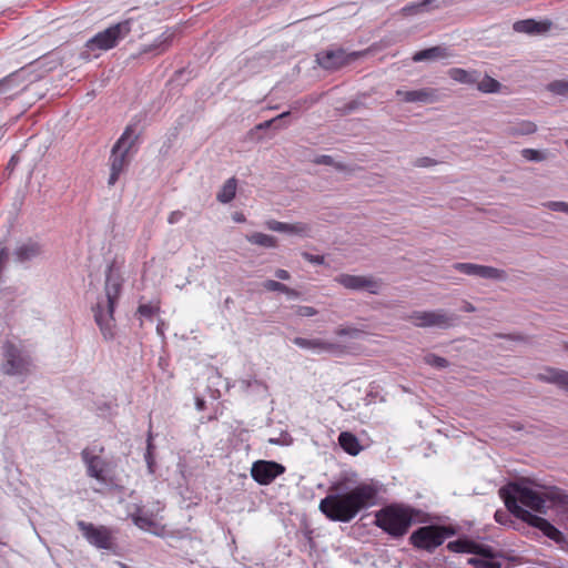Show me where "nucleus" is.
Returning a JSON list of instances; mask_svg holds the SVG:
<instances>
[{
  "mask_svg": "<svg viewBox=\"0 0 568 568\" xmlns=\"http://www.w3.org/2000/svg\"><path fill=\"white\" fill-rule=\"evenodd\" d=\"M378 489L362 483L345 494H328L320 501V510L332 521L349 523L357 514L374 506Z\"/></svg>",
  "mask_w": 568,
  "mask_h": 568,
  "instance_id": "nucleus-1",
  "label": "nucleus"
},
{
  "mask_svg": "<svg viewBox=\"0 0 568 568\" xmlns=\"http://www.w3.org/2000/svg\"><path fill=\"white\" fill-rule=\"evenodd\" d=\"M420 514L419 509L409 505L393 503L376 511L374 524L390 537L399 539Z\"/></svg>",
  "mask_w": 568,
  "mask_h": 568,
  "instance_id": "nucleus-2",
  "label": "nucleus"
},
{
  "mask_svg": "<svg viewBox=\"0 0 568 568\" xmlns=\"http://www.w3.org/2000/svg\"><path fill=\"white\" fill-rule=\"evenodd\" d=\"M122 290V280L120 275L113 274V265H110L106 273L104 285L105 303H98L93 308L94 320L105 339H111L114 336V307L120 297Z\"/></svg>",
  "mask_w": 568,
  "mask_h": 568,
  "instance_id": "nucleus-3",
  "label": "nucleus"
},
{
  "mask_svg": "<svg viewBox=\"0 0 568 568\" xmlns=\"http://www.w3.org/2000/svg\"><path fill=\"white\" fill-rule=\"evenodd\" d=\"M138 140L134 125H128L111 150L108 184L114 185L130 163L129 153Z\"/></svg>",
  "mask_w": 568,
  "mask_h": 568,
  "instance_id": "nucleus-4",
  "label": "nucleus"
},
{
  "mask_svg": "<svg viewBox=\"0 0 568 568\" xmlns=\"http://www.w3.org/2000/svg\"><path fill=\"white\" fill-rule=\"evenodd\" d=\"M456 535L452 526L428 525L413 531L409 536L410 545L427 552H434L448 537Z\"/></svg>",
  "mask_w": 568,
  "mask_h": 568,
  "instance_id": "nucleus-5",
  "label": "nucleus"
},
{
  "mask_svg": "<svg viewBox=\"0 0 568 568\" xmlns=\"http://www.w3.org/2000/svg\"><path fill=\"white\" fill-rule=\"evenodd\" d=\"M131 32V21L124 20L110 26L103 31L98 32L94 37L85 42L87 51L82 53L88 59L90 52L108 51L118 45Z\"/></svg>",
  "mask_w": 568,
  "mask_h": 568,
  "instance_id": "nucleus-6",
  "label": "nucleus"
},
{
  "mask_svg": "<svg viewBox=\"0 0 568 568\" xmlns=\"http://www.w3.org/2000/svg\"><path fill=\"white\" fill-rule=\"evenodd\" d=\"M32 359L30 355L12 342L3 345V362L1 371L6 375L22 376L31 372Z\"/></svg>",
  "mask_w": 568,
  "mask_h": 568,
  "instance_id": "nucleus-7",
  "label": "nucleus"
},
{
  "mask_svg": "<svg viewBox=\"0 0 568 568\" xmlns=\"http://www.w3.org/2000/svg\"><path fill=\"white\" fill-rule=\"evenodd\" d=\"M506 507L516 517L526 521L530 526L538 528L549 539H551L556 542H559L564 539V535L559 529H557L547 519L539 517L537 515H534L530 511L520 507L519 505H516V499L514 497L509 496L506 498Z\"/></svg>",
  "mask_w": 568,
  "mask_h": 568,
  "instance_id": "nucleus-8",
  "label": "nucleus"
},
{
  "mask_svg": "<svg viewBox=\"0 0 568 568\" xmlns=\"http://www.w3.org/2000/svg\"><path fill=\"white\" fill-rule=\"evenodd\" d=\"M510 488L513 493L509 494L505 491V489H500V495L504 498V501L506 503V498L511 496L516 499V505H518V501L523 505L536 510V511H544L546 508L549 507L548 500H555L556 494L551 493L550 495L540 494L539 491H536L531 488L524 487L520 485H510Z\"/></svg>",
  "mask_w": 568,
  "mask_h": 568,
  "instance_id": "nucleus-9",
  "label": "nucleus"
},
{
  "mask_svg": "<svg viewBox=\"0 0 568 568\" xmlns=\"http://www.w3.org/2000/svg\"><path fill=\"white\" fill-rule=\"evenodd\" d=\"M103 452V446L99 448L85 447L81 452V458L87 467L88 476L106 484L109 481L110 463L102 457Z\"/></svg>",
  "mask_w": 568,
  "mask_h": 568,
  "instance_id": "nucleus-10",
  "label": "nucleus"
},
{
  "mask_svg": "<svg viewBox=\"0 0 568 568\" xmlns=\"http://www.w3.org/2000/svg\"><path fill=\"white\" fill-rule=\"evenodd\" d=\"M77 526L90 545L99 549L113 548L114 537L112 530L106 526H95L83 520H79Z\"/></svg>",
  "mask_w": 568,
  "mask_h": 568,
  "instance_id": "nucleus-11",
  "label": "nucleus"
},
{
  "mask_svg": "<svg viewBox=\"0 0 568 568\" xmlns=\"http://www.w3.org/2000/svg\"><path fill=\"white\" fill-rule=\"evenodd\" d=\"M407 318L417 327L446 328L453 325L455 317L444 311H415Z\"/></svg>",
  "mask_w": 568,
  "mask_h": 568,
  "instance_id": "nucleus-12",
  "label": "nucleus"
},
{
  "mask_svg": "<svg viewBox=\"0 0 568 568\" xmlns=\"http://www.w3.org/2000/svg\"><path fill=\"white\" fill-rule=\"evenodd\" d=\"M284 471L285 467L276 462L257 460L251 468V476L260 485H270Z\"/></svg>",
  "mask_w": 568,
  "mask_h": 568,
  "instance_id": "nucleus-13",
  "label": "nucleus"
},
{
  "mask_svg": "<svg viewBox=\"0 0 568 568\" xmlns=\"http://www.w3.org/2000/svg\"><path fill=\"white\" fill-rule=\"evenodd\" d=\"M335 281L347 290H366L371 294H378L382 284L381 281L371 276L351 274H339L335 277Z\"/></svg>",
  "mask_w": 568,
  "mask_h": 568,
  "instance_id": "nucleus-14",
  "label": "nucleus"
},
{
  "mask_svg": "<svg viewBox=\"0 0 568 568\" xmlns=\"http://www.w3.org/2000/svg\"><path fill=\"white\" fill-rule=\"evenodd\" d=\"M446 547L449 551L457 554H474L480 557L493 556V547L478 544L467 538H459L457 540L449 541Z\"/></svg>",
  "mask_w": 568,
  "mask_h": 568,
  "instance_id": "nucleus-15",
  "label": "nucleus"
},
{
  "mask_svg": "<svg viewBox=\"0 0 568 568\" xmlns=\"http://www.w3.org/2000/svg\"><path fill=\"white\" fill-rule=\"evenodd\" d=\"M355 54H347L344 50H327L316 55L318 64L327 70H336L347 64Z\"/></svg>",
  "mask_w": 568,
  "mask_h": 568,
  "instance_id": "nucleus-16",
  "label": "nucleus"
},
{
  "mask_svg": "<svg viewBox=\"0 0 568 568\" xmlns=\"http://www.w3.org/2000/svg\"><path fill=\"white\" fill-rule=\"evenodd\" d=\"M396 95L404 102H422V103H434L438 100V91L434 88H423L418 90H397Z\"/></svg>",
  "mask_w": 568,
  "mask_h": 568,
  "instance_id": "nucleus-17",
  "label": "nucleus"
},
{
  "mask_svg": "<svg viewBox=\"0 0 568 568\" xmlns=\"http://www.w3.org/2000/svg\"><path fill=\"white\" fill-rule=\"evenodd\" d=\"M131 518L134 525L142 530L149 531L156 536H162L164 534V526L158 523L152 514H149L139 508L136 513L131 515Z\"/></svg>",
  "mask_w": 568,
  "mask_h": 568,
  "instance_id": "nucleus-18",
  "label": "nucleus"
},
{
  "mask_svg": "<svg viewBox=\"0 0 568 568\" xmlns=\"http://www.w3.org/2000/svg\"><path fill=\"white\" fill-rule=\"evenodd\" d=\"M550 27V21H536L534 19H526L516 21L513 26V29L518 33L540 34L547 32Z\"/></svg>",
  "mask_w": 568,
  "mask_h": 568,
  "instance_id": "nucleus-19",
  "label": "nucleus"
},
{
  "mask_svg": "<svg viewBox=\"0 0 568 568\" xmlns=\"http://www.w3.org/2000/svg\"><path fill=\"white\" fill-rule=\"evenodd\" d=\"M266 227L271 231L297 234V235H302V236H307L308 232H310V226L302 222L290 224V223L278 222L275 220H270L266 222Z\"/></svg>",
  "mask_w": 568,
  "mask_h": 568,
  "instance_id": "nucleus-20",
  "label": "nucleus"
},
{
  "mask_svg": "<svg viewBox=\"0 0 568 568\" xmlns=\"http://www.w3.org/2000/svg\"><path fill=\"white\" fill-rule=\"evenodd\" d=\"M293 343L296 346L305 349L332 352L336 348V345L334 343H329L321 338L295 337L293 339Z\"/></svg>",
  "mask_w": 568,
  "mask_h": 568,
  "instance_id": "nucleus-21",
  "label": "nucleus"
},
{
  "mask_svg": "<svg viewBox=\"0 0 568 568\" xmlns=\"http://www.w3.org/2000/svg\"><path fill=\"white\" fill-rule=\"evenodd\" d=\"M538 378L540 381L557 384L568 393V372L547 368L545 373L538 375Z\"/></svg>",
  "mask_w": 568,
  "mask_h": 568,
  "instance_id": "nucleus-22",
  "label": "nucleus"
},
{
  "mask_svg": "<svg viewBox=\"0 0 568 568\" xmlns=\"http://www.w3.org/2000/svg\"><path fill=\"white\" fill-rule=\"evenodd\" d=\"M338 444L344 452L352 456L358 455L359 452L362 450V446L359 444L358 438L349 432H342L339 434Z\"/></svg>",
  "mask_w": 568,
  "mask_h": 568,
  "instance_id": "nucleus-23",
  "label": "nucleus"
},
{
  "mask_svg": "<svg viewBox=\"0 0 568 568\" xmlns=\"http://www.w3.org/2000/svg\"><path fill=\"white\" fill-rule=\"evenodd\" d=\"M450 54L447 52V50L440 45L432 47L428 49H424L420 51H417L413 55L414 62H420L425 60H436V59H445L448 58Z\"/></svg>",
  "mask_w": 568,
  "mask_h": 568,
  "instance_id": "nucleus-24",
  "label": "nucleus"
},
{
  "mask_svg": "<svg viewBox=\"0 0 568 568\" xmlns=\"http://www.w3.org/2000/svg\"><path fill=\"white\" fill-rule=\"evenodd\" d=\"M41 254V246L39 243L33 241H28L16 250V256L20 262L29 261L33 257H37Z\"/></svg>",
  "mask_w": 568,
  "mask_h": 568,
  "instance_id": "nucleus-25",
  "label": "nucleus"
},
{
  "mask_svg": "<svg viewBox=\"0 0 568 568\" xmlns=\"http://www.w3.org/2000/svg\"><path fill=\"white\" fill-rule=\"evenodd\" d=\"M452 80L463 84H475L477 82V71H467L462 68H452L448 70Z\"/></svg>",
  "mask_w": 568,
  "mask_h": 568,
  "instance_id": "nucleus-26",
  "label": "nucleus"
},
{
  "mask_svg": "<svg viewBox=\"0 0 568 568\" xmlns=\"http://www.w3.org/2000/svg\"><path fill=\"white\" fill-rule=\"evenodd\" d=\"M498 554L493 549L491 557L467 559V564L474 568H501V562L497 560Z\"/></svg>",
  "mask_w": 568,
  "mask_h": 568,
  "instance_id": "nucleus-27",
  "label": "nucleus"
},
{
  "mask_svg": "<svg viewBox=\"0 0 568 568\" xmlns=\"http://www.w3.org/2000/svg\"><path fill=\"white\" fill-rule=\"evenodd\" d=\"M236 187H237L236 179L235 178L229 179L223 184L220 192L217 193V195H216L217 201L221 203H230L235 197Z\"/></svg>",
  "mask_w": 568,
  "mask_h": 568,
  "instance_id": "nucleus-28",
  "label": "nucleus"
},
{
  "mask_svg": "<svg viewBox=\"0 0 568 568\" xmlns=\"http://www.w3.org/2000/svg\"><path fill=\"white\" fill-rule=\"evenodd\" d=\"M454 0H423L420 2L412 3V4L404 7L403 12L405 14H415L417 12L423 11L426 7H428L429 4H432L434 2H438V4L436 6L438 8L440 6L450 4Z\"/></svg>",
  "mask_w": 568,
  "mask_h": 568,
  "instance_id": "nucleus-29",
  "label": "nucleus"
},
{
  "mask_svg": "<svg viewBox=\"0 0 568 568\" xmlns=\"http://www.w3.org/2000/svg\"><path fill=\"white\" fill-rule=\"evenodd\" d=\"M247 240L253 244L264 247H275L277 243L274 236L264 233H253L247 237Z\"/></svg>",
  "mask_w": 568,
  "mask_h": 568,
  "instance_id": "nucleus-30",
  "label": "nucleus"
},
{
  "mask_svg": "<svg viewBox=\"0 0 568 568\" xmlns=\"http://www.w3.org/2000/svg\"><path fill=\"white\" fill-rule=\"evenodd\" d=\"M476 276L483 278L503 280L506 277V274L503 270H498L491 266L478 265Z\"/></svg>",
  "mask_w": 568,
  "mask_h": 568,
  "instance_id": "nucleus-31",
  "label": "nucleus"
},
{
  "mask_svg": "<svg viewBox=\"0 0 568 568\" xmlns=\"http://www.w3.org/2000/svg\"><path fill=\"white\" fill-rule=\"evenodd\" d=\"M263 287L266 291H270V292H281V293H285V294L291 295V296H297L298 295V293L296 291H294L293 288H290L285 284H282V283H280L277 281H274V280L265 281L263 283Z\"/></svg>",
  "mask_w": 568,
  "mask_h": 568,
  "instance_id": "nucleus-32",
  "label": "nucleus"
},
{
  "mask_svg": "<svg viewBox=\"0 0 568 568\" xmlns=\"http://www.w3.org/2000/svg\"><path fill=\"white\" fill-rule=\"evenodd\" d=\"M475 84H477V89L484 93L498 92L500 88V83L489 75H486L480 81L477 80Z\"/></svg>",
  "mask_w": 568,
  "mask_h": 568,
  "instance_id": "nucleus-33",
  "label": "nucleus"
},
{
  "mask_svg": "<svg viewBox=\"0 0 568 568\" xmlns=\"http://www.w3.org/2000/svg\"><path fill=\"white\" fill-rule=\"evenodd\" d=\"M537 126L534 122L523 121L518 123L516 126L510 128L511 135H528L535 133Z\"/></svg>",
  "mask_w": 568,
  "mask_h": 568,
  "instance_id": "nucleus-34",
  "label": "nucleus"
},
{
  "mask_svg": "<svg viewBox=\"0 0 568 568\" xmlns=\"http://www.w3.org/2000/svg\"><path fill=\"white\" fill-rule=\"evenodd\" d=\"M547 89L554 94L566 95L568 94V81L555 80L547 85Z\"/></svg>",
  "mask_w": 568,
  "mask_h": 568,
  "instance_id": "nucleus-35",
  "label": "nucleus"
},
{
  "mask_svg": "<svg viewBox=\"0 0 568 568\" xmlns=\"http://www.w3.org/2000/svg\"><path fill=\"white\" fill-rule=\"evenodd\" d=\"M424 361L426 364L438 368H445L448 366V361L446 358L437 356L435 354H427L424 357Z\"/></svg>",
  "mask_w": 568,
  "mask_h": 568,
  "instance_id": "nucleus-36",
  "label": "nucleus"
},
{
  "mask_svg": "<svg viewBox=\"0 0 568 568\" xmlns=\"http://www.w3.org/2000/svg\"><path fill=\"white\" fill-rule=\"evenodd\" d=\"M454 268L466 274V275H477L478 264L474 263H456Z\"/></svg>",
  "mask_w": 568,
  "mask_h": 568,
  "instance_id": "nucleus-37",
  "label": "nucleus"
},
{
  "mask_svg": "<svg viewBox=\"0 0 568 568\" xmlns=\"http://www.w3.org/2000/svg\"><path fill=\"white\" fill-rule=\"evenodd\" d=\"M521 155L528 161L536 162L544 161L546 159L544 153L535 149H524L521 150Z\"/></svg>",
  "mask_w": 568,
  "mask_h": 568,
  "instance_id": "nucleus-38",
  "label": "nucleus"
},
{
  "mask_svg": "<svg viewBox=\"0 0 568 568\" xmlns=\"http://www.w3.org/2000/svg\"><path fill=\"white\" fill-rule=\"evenodd\" d=\"M153 449H154V445H153V436H152V433L150 432L149 433V436H148V445H146V453H145V460L148 463V466L150 468L151 471L152 470V466L154 464V459H153Z\"/></svg>",
  "mask_w": 568,
  "mask_h": 568,
  "instance_id": "nucleus-39",
  "label": "nucleus"
},
{
  "mask_svg": "<svg viewBox=\"0 0 568 568\" xmlns=\"http://www.w3.org/2000/svg\"><path fill=\"white\" fill-rule=\"evenodd\" d=\"M546 206L556 212H565L568 213V203L561 201H551L546 204Z\"/></svg>",
  "mask_w": 568,
  "mask_h": 568,
  "instance_id": "nucleus-40",
  "label": "nucleus"
},
{
  "mask_svg": "<svg viewBox=\"0 0 568 568\" xmlns=\"http://www.w3.org/2000/svg\"><path fill=\"white\" fill-rule=\"evenodd\" d=\"M359 333V329L357 328H354V327H343V326H339L335 329V334L337 336H356L358 335Z\"/></svg>",
  "mask_w": 568,
  "mask_h": 568,
  "instance_id": "nucleus-41",
  "label": "nucleus"
},
{
  "mask_svg": "<svg viewBox=\"0 0 568 568\" xmlns=\"http://www.w3.org/2000/svg\"><path fill=\"white\" fill-rule=\"evenodd\" d=\"M296 314L302 317H311L317 314V311L312 306H298L296 308Z\"/></svg>",
  "mask_w": 568,
  "mask_h": 568,
  "instance_id": "nucleus-42",
  "label": "nucleus"
},
{
  "mask_svg": "<svg viewBox=\"0 0 568 568\" xmlns=\"http://www.w3.org/2000/svg\"><path fill=\"white\" fill-rule=\"evenodd\" d=\"M302 256L307 262L314 263V264H318V265L324 264V262H325L324 255H313V254H311L308 252H303Z\"/></svg>",
  "mask_w": 568,
  "mask_h": 568,
  "instance_id": "nucleus-43",
  "label": "nucleus"
},
{
  "mask_svg": "<svg viewBox=\"0 0 568 568\" xmlns=\"http://www.w3.org/2000/svg\"><path fill=\"white\" fill-rule=\"evenodd\" d=\"M140 315L144 317H152L155 313V307L151 304H141L138 308Z\"/></svg>",
  "mask_w": 568,
  "mask_h": 568,
  "instance_id": "nucleus-44",
  "label": "nucleus"
},
{
  "mask_svg": "<svg viewBox=\"0 0 568 568\" xmlns=\"http://www.w3.org/2000/svg\"><path fill=\"white\" fill-rule=\"evenodd\" d=\"M288 115H290V112H283L282 114H280V115L275 116L274 119H272V120H268V121H265V122L261 123V124L258 125V129H267V128H270L273 123H275L276 121H278V120H281V119H284V118H286V116H288Z\"/></svg>",
  "mask_w": 568,
  "mask_h": 568,
  "instance_id": "nucleus-45",
  "label": "nucleus"
},
{
  "mask_svg": "<svg viewBox=\"0 0 568 568\" xmlns=\"http://www.w3.org/2000/svg\"><path fill=\"white\" fill-rule=\"evenodd\" d=\"M435 163H436V161L430 158H419L416 160L415 165L425 168V166L434 165Z\"/></svg>",
  "mask_w": 568,
  "mask_h": 568,
  "instance_id": "nucleus-46",
  "label": "nucleus"
},
{
  "mask_svg": "<svg viewBox=\"0 0 568 568\" xmlns=\"http://www.w3.org/2000/svg\"><path fill=\"white\" fill-rule=\"evenodd\" d=\"M182 216H183V213L181 211H173L169 214L168 222L170 224H175L182 219Z\"/></svg>",
  "mask_w": 568,
  "mask_h": 568,
  "instance_id": "nucleus-47",
  "label": "nucleus"
},
{
  "mask_svg": "<svg viewBox=\"0 0 568 568\" xmlns=\"http://www.w3.org/2000/svg\"><path fill=\"white\" fill-rule=\"evenodd\" d=\"M494 518L499 524H506L508 519V514L504 510H497L494 515Z\"/></svg>",
  "mask_w": 568,
  "mask_h": 568,
  "instance_id": "nucleus-48",
  "label": "nucleus"
},
{
  "mask_svg": "<svg viewBox=\"0 0 568 568\" xmlns=\"http://www.w3.org/2000/svg\"><path fill=\"white\" fill-rule=\"evenodd\" d=\"M275 276L277 278L282 280V281H287L291 277L290 273L286 270H283V268L276 270Z\"/></svg>",
  "mask_w": 568,
  "mask_h": 568,
  "instance_id": "nucleus-49",
  "label": "nucleus"
},
{
  "mask_svg": "<svg viewBox=\"0 0 568 568\" xmlns=\"http://www.w3.org/2000/svg\"><path fill=\"white\" fill-rule=\"evenodd\" d=\"M331 162H332V159L328 155H323V156H321L320 160H317V163L331 164Z\"/></svg>",
  "mask_w": 568,
  "mask_h": 568,
  "instance_id": "nucleus-50",
  "label": "nucleus"
},
{
  "mask_svg": "<svg viewBox=\"0 0 568 568\" xmlns=\"http://www.w3.org/2000/svg\"><path fill=\"white\" fill-rule=\"evenodd\" d=\"M464 311L465 312H469V313L470 312H475V306L473 304L466 302L465 305H464Z\"/></svg>",
  "mask_w": 568,
  "mask_h": 568,
  "instance_id": "nucleus-51",
  "label": "nucleus"
},
{
  "mask_svg": "<svg viewBox=\"0 0 568 568\" xmlns=\"http://www.w3.org/2000/svg\"><path fill=\"white\" fill-rule=\"evenodd\" d=\"M196 407L199 410H203L205 407V402L202 398L196 399Z\"/></svg>",
  "mask_w": 568,
  "mask_h": 568,
  "instance_id": "nucleus-52",
  "label": "nucleus"
},
{
  "mask_svg": "<svg viewBox=\"0 0 568 568\" xmlns=\"http://www.w3.org/2000/svg\"><path fill=\"white\" fill-rule=\"evenodd\" d=\"M234 220H235L236 222L241 223V222H244V221H245V217H244V215H243L242 213H235V214H234Z\"/></svg>",
  "mask_w": 568,
  "mask_h": 568,
  "instance_id": "nucleus-53",
  "label": "nucleus"
},
{
  "mask_svg": "<svg viewBox=\"0 0 568 568\" xmlns=\"http://www.w3.org/2000/svg\"><path fill=\"white\" fill-rule=\"evenodd\" d=\"M119 566H120V568H131V567H129L128 565H125L123 562H120Z\"/></svg>",
  "mask_w": 568,
  "mask_h": 568,
  "instance_id": "nucleus-54",
  "label": "nucleus"
},
{
  "mask_svg": "<svg viewBox=\"0 0 568 568\" xmlns=\"http://www.w3.org/2000/svg\"><path fill=\"white\" fill-rule=\"evenodd\" d=\"M559 501L562 503V504H568V501H566L564 499H560Z\"/></svg>",
  "mask_w": 568,
  "mask_h": 568,
  "instance_id": "nucleus-55",
  "label": "nucleus"
},
{
  "mask_svg": "<svg viewBox=\"0 0 568 568\" xmlns=\"http://www.w3.org/2000/svg\"><path fill=\"white\" fill-rule=\"evenodd\" d=\"M566 145L568 146V139L566 140Z\"/></svg>",
  "mask_w": 568,
  "mask_h": 568,
  "instance_id": "nucleus-56",
  "label": "nucleus"
}]
</instances>
